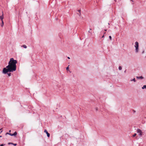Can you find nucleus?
I'll return each mask as SVG.
<instances>
[{
  "label": "nucleus",
  "instance_id": "f257e3e1",
  "mask_svg": "<svg viewBox=\"0 0 146 146\" xmlns=\"http://www.w3.org/2000/svg\"><path fill=\"white\" fill-rule=\"evenodd\" d=\"M17 61L15 60L13 58H11L9 62L8 65L6 68H3V73L6 74L9 72H13L15 71L16 69V64Z\"/></svg>",
  "mask_w": 146,
  "mask_h": 146
},
{
  "label": "nucleus",
  "instance_id": "f03ea898",
  "mask_svg": "<svg viewBox=\"0 0 146 146\" xmlns=\"http://www.w3.org/2000/svg\"><path fill=\"white\" fill-rule=\"evenodd\" d=\"M135 47L136 48V52H137L138 50L139 49V43L138 42H135Z\"/></svg>",
  "mask_w": 146,
  "mask_h": 146
},
{
  "label": "nucleus",
  "instance_id": "7ed1b4c3",
  "mask_svg": "<svg viewBox=\"0 0 146 146\" xmlns=\"http://www.w3.org/2000/svg\"><path fill=\"white\" fill-rule=\"evenodd\" d=\"M137 133H139V135L141 136L143 135V133L142 131L139 129H138L137 130Z\"/></svg>",
  "mask_w": 146,
  "mask_h": 146
},
{
  "label": "nucleus",
  "instance_id": "20e7f679",
  "mask_svg": "<svg viewBox=\"0 0 146 146\" xmlns=\"http://www.w3.org/2000/svg\"><path fill=\"white\" fill-rule=\"evenodd\" d=\"M44 132L46 133L47 136L48 137H50V134L49 133H48V132H47V131L46 130H44Z\"/></svg>",
  "mask_w": 146,
  "mask_h": 146
},
{
  "label": "nucleus",
  "instance_id": "39448f33",
  "mask_svg": "<svg viewBox=\"0 0 146 146\" xmlns=\"http://www.w3.org/2000/svg\"><path fill=\"white\" fill-rule=\"evenodd\" d=\"M2 15L0 16V19H1V21H3V19L4 18V14L3 12H2Z\"/></svg>",
  "mask_w": 146,
  "mask_h": 146
},
{
  "label": "nucleus",
  "instance_id": "423d86ee",
  "mask_svg": "<svg viewBox=\"0 0 146 146\" xmlns=\"http://www.w3.org/2000/svg\"><path fill=\"white\" fill-rule=\"evenodd\" d=\"M17 134V132L15 131L14 132V133L13 134H10L9 135L11 136H15Z\"/></svg>",
  "mask_w": 146,
  "mask_h": 146
},
{
  "label": "nucleus",
  "instance_id": "0eeeda50",
  "mask_svg": "<svg viewBox=\"0 0 146 146\" xmlns=\"http://www.w3.org/2000/svg\"><path fill=\"white\" fill-rule=\"evenodd\" d=\"M137 78L138 79H143V77L142 76H137Z\"/></svg>",
  "mask_w": 146,
  "mask_h": 146
},
{
  "label": "nucleus",
  "instance_id": "6e6552de",
  "mask_svg": "<svg viewBox=\"0 0 146 146\" xmlns=\"http://www.w3.org/2000/svg\"><path fill=\"white\" fill-rule=\"evenodd\" d=\"M2 21V23L1 24V27H3L4 25V23L3 21Z\"/></svg>",
  "mask_w": 146,
  "mask_h": 146
},
{
  "label": "nucleus",
  "instance_id": "1a4fd4ad",
  "mask_svg": "<svg viewBox=\"0 0 146 146\" xmlns=\"http://www.w3.org/2000/svg\"><path fill=\"white\" fill-rule=\"evenodd\" d=\"M22 46L25 48H27V46L25 45V44Z\"/></svg>",
  "mask_w": 146,
  "mask_h": 146
},
{
  "label": "nucleus",
  "instance_id": "9d476101",
  "mask_svg": "<svg viewBox=\"0 0 146 146\" xmlns=\"http://www.w3.org/2000/svg\"><path fill=\"white\" fill-rule=\"evenodd\" d=\"M145 88H146V85H144L142 87V89H144Z\"/></svg>",
  "mask_w": 146,
  "mask_h": 146
},
{
  "label": "nucleus",
  "instance_id": "9b49d317",
  "mask_svg": "<svg viewBox=\"0 0 146 146\" xmlns=\"http://www.w3.org/2000/svg\"><path fill=\"white\" fill-rule=\"evenodd\" d=\"M131 81H134V82H135V78H134L132 80H131Z\"/></svg>",
  "mask_w": 146,
  "mask_h": 146
},
{
  "label": "nucleus",
  "instance_id": "f8f14e48",
  "mask_svg": "<svg viewBox=\"0 0 146 146\" xmlns=\"http://www.w3.org/2000/svg\"><path fill=\"white\" fill-rule=\"evenodd\" d=\"M119 69L120 70H121V69H122L121 67V66H119Z\"/></svg>",
  "mask_w": 146,
  "mask_h": 146
},
{
  "label": "nucleus",
  "instance_id": "ddd939ff",
  "mask_svg": "<svg viewBox=\"0 0 146 146\" xmlns=\"http://www.w3.org/2000/svg\"><path fill=\"white\" fill-rule=\"evenodd\" d=\"M136 133H134L133 136V137H135L136 136Z\"/></svg>",
  "mask_w": 146,
  "mask_h": 146
},
{
  "label": "nucleus",
  "instance_id": "4468645a",
  "mask_svg": "<svg viewBox=\"0 0 146 146\" xmlns=\"http://www.w3.org/2000/svg\"><path fill=\"white\" fill-rule=\"evenodd\" d=\"M8 144L9 145H10V144H12V145H13V143H8Z\"/></svg>",
  "mask_w": 146,
  "mask_h": 146
},
{
  "label": "nucleus",
  "instance_id": "2eb2a0df",
  "mask_svg": "<svg viewBox=\"0 0 146 146\" xmlns=\"http://www.w3.org/2000/svg\"><path fill=\"white\" fill-rule=\"evenodd\" d=\"M8 75L9 76H11V73H8Z\"/></svg>",
  "mask_w": 146,
  "mask_h": 146
},
{
  "label": "nucleus",
  "instance_id": "dca6fc26",
  "mask_svg": "<svg viewBox=\"0 0 146 146\" xmlns=\"http://www.w3.org/2000/svg\"><path fill=\"white\" fill-rule=\"evenodd\" d=\"M109 38L110 40H111V36H109Z\"/></svg>",
  "mask_w": 146,
  "mask_h": 146
},
{
  "label": "nucleus",
  "instance_id": "f3484780",
  "mask_svg": "<svg viewBox=\"0 0 146 146\" xmlns=\"http://www.w3.org/2000/svg\"><path fill=\"white\" fill-rule=\"evenodd\" d=\"M10 134H11V133H6L5 135H6L7 134H9V135Z\"/></svg>",
  "mask_w": 146,
  "mask_h": 146
},
{
  "label": "nucleus",
  "instance_id": "a211bd4d",
  "mask_svg": "<svg viewBox=\"0 0 146 146\" xmlns=\"http://www.w3.org/2000/svg\"><path fill=\"white\" fill-rule=\"evenodd\" d=\"M5 145V144H2L0 145V146H4Z\"/></svg>",
  "mask_w": 146,
  "mask_h": 146
},
{
  "label": "nucleus",
  "instance_id": "6ab92c4d",
  "mask_svg": "<svg viewBox=\"0 0 146 146\" xmlns=\"http://www.w3.org/2000/svg\"><path fill=\"white\" fill-rule=\"evenodd\" d=\"M13 145H14V146H16V145H17V144H16V143H13Z\"/></svg>",
  "mask_w": 146,
  "mask_h": 146
},
{
  "label": "nucleus",
  "instance_id": "aec40b11",
  "mask_svg": "<svg viewBox=\"0 0 146 146\" xmlns=\"http://www.w3.org/2000/svg\"><path fill=\"white\" fill-rule=\"evenodd\" d=\"M78 15H79V16H80V15H81V13H80H80H79L78 14Z\"/></svg>",
  "mask_w": 146,
  "mask_h": 146
},
{
  "label": "nucleus",
  "instance_id": "412c9836",
  "mask_svg": "<svg viewBox=\"0 0 146 146\" xmlns=\"http://www.w3.org/2000/svg\"><path fill=\"white\" fill-rule=\"evenodd\" d=\"M68 66H68V67H67V68H66V70H68V69H69V67H68Z\"/></svg>",
  "mask_w": 146,
  "mask_h": 146
},
{
  "label": "nucleus",
  "instance_id": "4be33fe9",
  "mask_svg": "<svg viewBox=\"0 0 146 146\" xmlns=\"http://www.w3.org/2000/svg\"><path fill=\"white\" fill-rule=\"evenodd\" d=\"M78 12H79V13H80V12H81V11H80V10H78Z\"/></svg>",
  "mask_w": 146,
  "mask_h": 146
},
{
  "label": "nucleus",
  "instance_id": "5701e85b",
  "mask_svg": "<svg viewBox=\"0 0 146 146\" xmlns=\"http://www.w3.org/2000/svg\"><path fill=\"white\" fill-rule=\"evenodd\" d=\"M104 35H103L102 36V38H104Z\"/></svg>",
  "mask_w": 146,
  "mask_h": 146
},
{
  "label": "nucleus",
  "instance_id": "b1692460",
  "mask_svg": "<svg viewBox=\"0 0 146 146\" xmlns=\"http://www.w3.org/2000/svg\"><path fill=\"white\" fill-rule=\"evenodd\" d=\"M68 59H70V58L69 57H68Z\"/></svg>",
  "mask_w": 146,
  "mask_h": 146
},
{
  "label": "nucleus",
  "instance_id": "393cba45",
  "mask_svg": "<svg viewBox=\"0 0 146 146\" xmlns=\"http://www.w3.org/2000/svg\"><path fill=\"white\" fill-rule=\"evenodd\" d=\"M9 131V132H11V130H10Z\"/></svg>",
  "mask_w": 146,
  "mask_h": 146
},
{
  "label": "nucleus",
  "instance_id": "a878e982",
  "mask_svg": "<svg viewBox=\"0 0 146 146\" xmlns=\"http://www.w3.org/2000/svg\"><path fill=\"white\" fill-rule=\"evenodd\" d=\"M133 111L134 112H135V111H134V110Z\"/></svg>",
  "mask_w": 146,
  "mask_h": 146
},
{
  "label": "nucleus",
  "instance_id": "bb28decb",
  "mask_svg": "<svg viewBox=\"0 0 146 146\" xmlns=\"http://www.w3.org/2000/svg\"><path fill=\"white\" fill-rule=\"evenodd\" d=\"M1 129H0V130H1Z\"/></svg>",
  "mask_w": 146,
  "mask_h": 146
},
{
  "label": "nucleus",
  "instance_id": "cd10ccee",
  "mask_svg": "<svg viewBox=\"0 0 146 146\" xmlns=\"http://www.w3.org/2000/svg\"><path fill=\"white\" fill-rule=\"evenodd\" d=\"M90 30H91V29H90Z\"/></svg>",
  "mask_w": 146,
  "mask_h": 146
},
{
  "label": "nucleus",
  "instance_id": "c85d7f7f",
  "mask_svg": "<svg viewBox=\"0 0 146 146\" xmlns=\"http://www.w3.org/2000/svg\"><path fill=\"white\" fill-rule=\"evenodd\" d=\"M105 31H107V30H105Z\"/></svg>",
  "mask_w": 146,
  "mask_h": 146
},
{
  "label": "nucleus",
  "instance_id": "c756f323",
  "mask_svg": "<svg viewBox=\"0 0 146 146\" xmlns=\"http://www.w3.org/2000/svg\"><path fill=\"white\" fill-rule=\"evenodd\" d=\"M88 32H89V33H90V31H89Z\"/></svg>",
  "mask_w": 146,
  "mask_h": 146
},
{
  "label": "nucleus",
  "instance_id": "7c9ffc66",
  "mask_svg": "<svg viewBox=\"0 0 146 146\" xmlns=\"http://www.w3.org/2000/svg\"><path fill=\"white\" fill-rule=\"evenodd\" d=\"M1 137V136H0V137Z\"/></svg>",
  "mask_w": 146,
  "mask_h": 146
},
{
  "label": "nucleus",
  "instance_id": "2f4dec72",
  "mask_svg": "<svg viewBox=\"0 0 146 146\" xmlns=\"http://www.w3.org/2000/svg\"><path fill=\"white\" fill-rule=\"evenodd\" d=\"M105 33H105H105H104V34H105Z\"/></svg>",
  "mask_w": 146,
  "mask_h": 146
}]
</instances>
